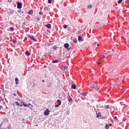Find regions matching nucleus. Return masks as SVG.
<instances>
[{
    "label": "nucleus",
    "instance_id": "f257e3e1",
    "mask_svg": "<svg viewBox=\"0 0 129 129\" xmlns=\"http://www.w3.org/2000/svg\"><path fill=\"white\" fill-rule=\"evenodd\" d=\"M105 107V108H107L108 113H111V112H112V111H111V106H109V105H106Z\"/></svg>",
    "mask_w": 129,
    "mask_h": 129
},
{
    "label": "nucleus",
    "instance_id": "f03ea898",
    "mask_svg": "<svg viewBox=\"0 0 129 129\" xmlns=\"http://www.w3.org/2000/svg\"><path fill=\"white\" fill-rule=\"evenodd\" d=\"M28 37L29 38H30V39H31V40H33V41H34V42H37V39H36V38H35V37H34V36H33L32 35H28Z\"/></svg>",
    "mask_w": 129,
    "mask_h": 129
},
{
    "label": "nucleus",
    "instance_id": "7ed1b4c3",
    "mask_svg": "<svg viewBox=\"0 0 129 129\" xmlns=\"http://www.w3.org/2000/svg\"><path fill=\"white\" fill-rule=\"evenodd\" d=\"M97 107L99 110H102V108H103V106L101 105H97Z\"/></svg>",
    "mask_w": 129,
    "mask_h": 129
},
{
    "label": "nucleus",
    "instance_id": "20e7f679",
    "mask_svg": "<svg viewBox=\"0 0 129 129\" xmlns=\"http://www.w3.org/2000/svg\"><path fill=\"white\" fill-rule=\"evenodd\" d=\"M64 48H68V50H69L71 49V48L68 47H69V44H68V43H65L64 44Z\"/></svg>",
    "mask_w": 129,
    "mask_h": 129
},
{
    "label": "nucleus",
    "instance_id": "39448f33",
    "mask_svg": "<svg viewBox=\"0 0 129 129\" xmlns=\"http://www.w3.org/2000/svg\"><path fill=\"white\" fill-rule=\"evenodd\" d=\"M17 9H22V3L20 2L17 3Z\"/></svg>",
    "mask_w": 129,
    "mask_h": 129
},
{
    "label": "nucleus",
    "instance_id": "423d86ee",
    "mask_svg": "<svg viewBox=\"0 0 129 129\" xmlns=\"http://www.w3.org/2000/svg\"><path fill=\"white\" fill-rule=\"evenodd\" d=\"M19 79L18 78H15V82H16V85L19 84Z\"/></svg>",
    "mask_w": 129,
    "mask_h": 129
},
{
    "label": "nucleus",
    "instance_id": "0eeeda50",
    "mask_svg": "<svg viewBox=\"0 0 129 129\" xmlns=\"http://www.w3.org/2000/svg\"><path fill=\"white\" fill-rule=\"evenodd\" d=\"M68 69V66H63L62 67L63 70H67Z\"/></svg>",
    "mask_w": 129,
    "mask_h": 129
},
{
    "label": "nucleus",
    "instance_id": "6e6552de",
    "mask_svg": "<svg viewBox=\"0 0 129 129\" xmlns=\"http://www.w3.org/2000/svg\"><path fill=\"white\" fill-rule=\"evenodd\" d=\"M78 41L79 42H81V41H82V37H81V36H79L78 37Z\"/></svg>",
    "mask_w": 129,
    "mask_h": 129
},
{
    "label": "nucleus",
    "instance_id": "1a4fd4ad",
    "mask_svg": "<svg viewBox=\"0 0 129 129\" xmlns=\"http://www.w3.org/2000/svg\"><path fill=\"white\" fill-rule=\"evenodd\" d=\"M72 88L73 89H76V85L73 84L72 85Z\"/></svg>",
    "mask_w": 129,
    "mask_h": 129
},
{
    "label": "nucleus",
    "instance_id": "9d476101",
    "mask_svg": "<svg viewBox=\"0 0 129 129\" xmlns=\"http://www.w3.org/2000/svg\"><path fill=\"white\" fill-rule=\"evenodd\" d=\"M43 113H50V110L48 109H47L46 110V111H45Z\"/></svg>",
    "mask_w": 129,
    "mask_h": 129
},
{
    "label": "nucleus",
    "instance_id": "9b49d317",
    "mask_svg": "<svg viewBox=\"0 0 129 129\" xmlns=\"http://www.w3.org/2000/svg\"><path fill=\"white\" fill-rule=\"evenodd\" d=\"M30 105H31V104L29 103L28 104H23V106H25V107H29L30 106Z\"/></svg>",
    "mask_w": 129,
    "mask_h": 129
},
{
    "label": "nucleus",
    "instance_id": "f8f14e48",
    "mask_svg": "<svg viewBox=\"0 0 129 129\" xmlns=\"http://www.w3.org/2000/svg\"><path fill=\"white\" fill-rule=\"evenodd\" d=\"M96 117L98 118V117H101V114L100 113H98L96 115Z\"/></svg>",
    "mask_w": 129,
    "mask_h": 129
},
{
    "label": "nucleus",
    "instance_id": "ddd939ff",
    "mask_svg": "<svg viewBox=\"0 0 129 129\" xmlns=\"http://www.w3.org/2000/svg\"><path fill=\"white\" fill-rule=\"evenodd\" d=\"M28 14H29V15H33V10H30V11L28 12Z\"/></svg>",
    "mask_w": 129,
    "mask_h": 129
},
{
    "label": "nucleus",
    "instance_id": "4468645a",
    "mask_svg": "<svg viewBox=\"0 0 129 129\" xmlns=\"http://www.w3.org/2000/svg\"><path fill=\"white\" fill-rule=\"evenodd\" d=\"M57 103L58 105H61V101H60V100H57Z\"/></svg>",
    "mask_w": 129,
    "mask_h": 129
},
{
    "label": "nucleus",
    "instance_id": "2eb2a0df",
    "mask_svg": "<svg viewBox=\"0 0 129 129\" xmlns=\"http://www.w3.org/2000/svg\"><path fill=\"white\" fill-rule=\"evenodd\" d=\"M25 54H26V55H27V56H30V53H29V51H26L25 52Z\"/></svg>",
    "mask_w": 129,
    "mask_h": 129
},
{
    "label": "nucleus",
    "instance_id": "dca6fc26",
    "mask_svg": "<svg viewBox=\"0 0 129 129\" xmlns=\"http://www.w3.org/2000/svg\"><path fill=\"white\" fill-rule=\"evenodd\" d=\"M52 63H58V60L57 59L54 60L52 61Z\"/></svg>",
    "mask_w": 129,
    "mask_h": 129
},
{
    "label": "nucleus",
    "instance_id": "f3484780",
    "mask_svg": "<svg viewBox=\"0 0 129 129\" xmlns=\"http://www.w3.org/2000/svg\"><path fill=\"white\" fill-rule=\"evenodd\" d=\"M92 86L94 87V88H95V89H96V88H97V85L96 84H94Z\"/></svg>",
    "mask_w": 129,
    "mask_h": 129
},
{
    "label": "nucleus",
    "instance_id": "a211bd4d",
    "mask_svg": "<svg viewBox=\"0 0 129 129\" xmlns=\"http://www.w3.org/2000/svg\"><path fill=\"white\" fill-rule=\"evenodd\" d=\"M105 128L106 129H109V125L108 124H106L105 125Z\"/></svg>",
    "mask_w": 129,
    "mask_h": 129
},
{
    "label": "nucleus",
    "instance_id": "6ab92c4d",
    "mask_svg": "<svg viewBox=\"0 0 129 129\" xmlns=\"http://www.w3.org/2000/svg\"><path fill=\"white\" fill-rule=\"evenodd\" d=\"M46 27L48 29H50V28H51V25L50 24H47V25H46Z\"/></svg>",
    "mask_w": 129,
    "mask_h": 129
},
{
    "label": "nucleus",
    "instance_id": "aec40b11",
    "mask_svg": "<svg viewBox=\"0 0 129 129\" xmlns=\"http://www.w3.org/2000/svg\"><path fill=\"white\" fill-rule=\"evenodd\" d=\"M44 11H45V12H46L47 11H49V9L47 8V7H45L44 8Z\"/></svg>",
    "mask_w": 129,
    "mask_h": 129
},
{
    "label": "nucleus",
    "instance_id": "412c9836",
    "mask_svg": "<svg viewBox=\"0 0 129 129\" xmlns=\"http://www.w3.org/2000/svg\"><path fill=\"white\" fill-rule=\"evenodd\" d=\"M53 50H57V46L56 45L54 46L53 47Z\"/></svg>",
    "mask_w": 129,
    "mask_h": 129
},
{
    "label": "nucleus",
    "instance_id": "4be33fe9",
    "mask_svg": "<svg viewBox=\"0 0 129 129\" xmlns=\"http://www.w3.org/2000/svg\"><path fill=\"white\" fill-rule=\"evenodd\" d=\"M69 102H71V101H72V98H71V97H70V98L69 99Z\"/></svg>",
    "mask_w": 129,
    "mask_h": 129
},
{
    "label": "nucleus",
    "instance_id": "5701e85b",
    "mask_svg": "<svg viewBox=\"0 0 129 129\" xmlns=\"http://www.w3.org/2000/svg\"><path fill=\"white\" fill-rule=\"evenodd\" d=\"M123 105L125 106H124V107H127V106H128V105L127 103L124 104Z\"/></svg>",
    "mask_w": 129,
    "mask_h": 129
},
{
    "label": "nucleus",
    "instance_id": "b1692460",
    "mask_svg": "<svg viewBox=\"0 0 129 129\" xmlns=\"http://www.w3.org/2000/svg\"><path fill=\"white\" fill-rule=\"evenodd\" d=\"M92 8V6L91 5H90L88 6V9H91Z\"/></svg>",
    "mask_w": 129,
    "mask_h": 129
},
{
    "label": "nucleus",
    "instance_id": "393cba45",
    "mask_svg": "<svg viewBox=\"0 0 129 129\" xmlns=\"http://www.w3.org/2000/svg\"><path fill=\"white\" fill-rule=\"evenodd\" d=\"M125 4L126 5H127V4H129V0H126V1H125Z\"/></svg>",
    "mask_w": 129,
    "mask_h": 129
},
{
    "label": "nucleus",
    "instance_id": "a878e982",
    "mask_svg": "<svg viewBox=\"0 0 129 129\" xmlns=\"http://www.w3.org/2000/svg\"><path fill=\"white\" fill-rule=\"evenodd\" d=\"M82 95H83L84 96H86V93H82Z\"/></svg>",
    "mask_w": 129,
    "mask_h": 129
},
{
    "label": "nucleus",
    "instance_id": "bb28decb",
    "mask_svg": "<svg viewBox=\"0 0 129 129\" xmlns=\"http://www.w3.org/2000/svg\"><path fill=\"white\" fill-rule=\"evenodd\" d=\"M121 2H122V0H119L118 1V4L119 5V4H120L121 3Z\"/></svg>",
    "mask_w": 129,
    "mask_h": 129
},
{
    "label": "nucleus",
    "instance_id": "cd10ccee",
    "mask_svg": "<svg viewBox=\"0 0 129 129\" xmlns=\"http://www.w3.org/2000/svg\"><path fill=\"white\" fill-rule=\"evenodd\" d=\"M51 3H52V0H48V4H51Z\"/></svg>",
    "mask_w": 129,
    "mask_h": 129
},
{
    "label": "nucleus",
    "instance_id": "c85d7f7f",
    "mask_svg": "<svg viewBox=\"0 0 129 129\" xmlns=\"http://www.w3.org/2000/svg\"><path fill=\"white\" fill-rule=\"evenodd\" d=\"M63 28L64 29H66L67 28V25H63Z\"/></svg>",
    "mask_w": 129,
    "mask_h": 129
},
{
    "label": "nucleus",
    "instance_id": "c756f323",
    "mask_svg": "<svg viewBox=\"0 0 129 129\" xmlns=\"http://www.w3.org/2000/svg\"><path fill=\"white\" fill-rule=\"evenodd\" d=\"M17 42L16 40L13 39V42L14 43V44H15V43Z\"/></svg>",
    "mask_w": 129,
    "mask_h": 129
},
{
    "label": "nucleus",
    "instance_id": "7c9ffc66",
    "mask_svg": "<svg viewBox=\"0 0 129 129\" xmlns=\"http://www.w3.org/2000/svg\"><path fill=\"white\" fill-rule=\"evenodd\" d=\"M104 58H105V56H104V55H102L100 57L101 59H104Z\"/></svg>",
    "mask_w": 129,
    "mask_h": 129
},
{
    "label": "nucleus",
    "instance_id": "2f4dec72",
    "mask_svg": "<svg viewBox=\"0 0 129 129\" xmlns=\"http://www.w3.org/2000/svg\"><path fill=\"white\" fill-rule=\"evenodd\" d=\"M45 44H46V46H50V44H49V43H48V42H46Z\"/></svg>",
    "mask_w": 129,
    "mask_h": 129
},
{
    "label": "nucleus",
    "instance_id": "473e14b6",
    "mask_svg": "<svg viewBox=\"0 0 129 129\" xmlns=\"http://www.w3.org/2000/svg\"><path fill=\"white\" fill-rule=\"evenodd\" d=\"M74 42L75 43H77V39H75L74 40Z\"/></svg>",
    "mask_w": 129,
    "mask_h": 129
},
{
    "label": "nucleus",
    "instance_id": "72a5a7b5",
    "mask_svg": "<svg viewBox=\"0 0 129 129\" xmlns=\"http://www.w3.org/2000/svg\"><path fill=\"white\" fill-rule=\"evenodd\" d=\"M39 15H43V12L40 11L39 13Z\"/></svg>",
    "mask_w": 129,
    "mask_h": 129
},
{
    "label": "nucleus",
    "instance_id": "f704fd0d",
    "mask_svg": "<svg viewBox=\"0 0 129 129\" xmlns=\"http://www.w3.org/2000/svg\"><path fill=\"white\" fill-rule=\"evenodd\" d=\"M50 83H48L47 84V87H50Z\"/></svg>",
    "mask_w": 129,
    "mask_h": 129
},
{
    "label": "nucleus",
    "instance_id": "c9c22d12",
    "mask_svg": "<svg viewBox=\"0 0 129 129\" xmlns=\"http://www.w3.org/2000/svg\"><path fill=\"white\" fill-rule=\"evenodd\" d=\"M59 105L58 104H56L55 105V107H59Z\"/></svg>",
    "mask_w": 129,
    "mask_h": 129
},
{
    "label": "nucleus",
    "instance_id": "e433bc0d",
    "mask_svg": "<svg viewBox=\"0 0 129 129\" xmlns=\"http://www.w3.org/2000/svg\"><path fill=\"white\" fill-rule=\"evenodd\" d=\"M92 90H93V89H89L90 92H91L92 91Z\"/></svg>",
    "mask_w": 129,
    "mask_h": 129
},
{
    "label": "nucleus",
    "instance_id": "4c0bfd02",
    "mask_svg": "<svg viewBox=\"0 0 129 129\" xmlns=\"http://www.w3.org/2000/svg\"><path fill=\"white\" fill-rule=\"evenodd\" d=\"M16 103L17 104V105H20V103L18 102H16Z\"/></svg>",
    "mask_w": 129,
    "mask_h": 129
},
{
    "label": "nucleus",
    "instance_id": "58836bf2",
    "mask_svg": "<svg viewBox=\"0 0 129 129\" xmlns=\"http://www.w3.org/2000/svg\"><path fill=\"white\" fill-rule=\"evenodd\" d=\"M44 115H49V113H44Z\"/></svg>",
    "mask_w": 129,
    "mask_h": 129
},
{
    "label": "nucleus",
    "instance_id": "ea45409f",
    "mask_svg": "<svg viewBox=\"0 0 129 129\" xmlns=\"http://www.w3.org/2000/svg\"><path fill=\"white\" fill-rule=\"evenodd\" d=\"M10 30H12L13 31V30H14V28L13 27H10Z\"/></svg>",
    "mask_w": 129,
    "mask_h": 129
},
{
    "label": "nucleus",
    "instance_id": "a19ab883",
    "mask_svg": "<svg viewBox=\"0 0 129 129\" xmlns=\"http://www.w3.org/2000/svg\"><path fill=\"white\" fill-rule=\"evenodd\" d=\"M114 118H115V119H117V117L116 116H114Z\"/></svg>",
    "mask_w": 129,
    "mask_h": 129
},
{
    "label": "nucleus",
    "instance_id": "79ce46f5",
    "mask_svg": "<svg viewBox=\"0 0 129 129\" xmlns=\"http://www.w3.org/2000/svg\"><path fill=\"white\" fill-rule=\"evenodd\" d=\"M113 86L114 87H115V86H116V84H114L113 85Z\"/></svg>",
    "mask_w": 129,
    "mask_h": 129
},
{
    "label": "nucleus",
    "instance_id": "37998d69",
    "mask_svg": "<svg viewBox=\"0 0 129 129\" xmlns=\"http://www.w3.org/2000/svg\"><path fill=\"white\" fill-rule=\"evenodd\" d=\"M8 1L9 3H11V2H12V0H8Z\"/></svg>",
    "mask_w": 129,
    "mask_h": 129
},
{
    "label": "nucleus",
    "instance_id": "c03bdc74",
    "mask_svg": "<svg viewBox=\"0 0 129 129\" xmlns=\"http://www.w3.org/2000/svg\"><path fill=\"white\" fill-rule=\"evenodd\" d=\"M37 21H40V18H37Z\"/></svg>",
    "mask_w": 129,
    "mask_h": 129
},
{
    "label": "nucleus",
    "instance_id": "a18cd8bd",
    "mask_svg": "<svg viewBox=\"0 0 129 129\" xmlns=\"http://www.w3.org/2000/svg\"><path fill=\"white\" fill-rule=\"evenodd\" d=\"M19 105H20V106H23V105H24V104H20Z\"/></svg>",
    "mask_w": 129,
    "mask_h": 129
},
{
    "label": "nucleus",
    "instance_id": "49530a36",
    "mask_svg": "<svg viewBox=\"0 0 129 129\" xmlns=\"http://www.w3.org/2000/svg\"><path fill=\"white\" fill-rule=\"evenodd\" d=\"M3 108V106H0V109Z\"/></svg>",
    "mask_w": 129,
    "mask_h": 129
},
{
    "label": "nucleus",
    "instance_id": "de8ad7c7",
    "mask_svg": "<svg viewBox=\"0 0 129 129\" xmlns=\"http://www.w3.org/2000/svg\"><path fill=\"white\" fill-rule=\"evenodd\" d=\"M98 64H101V62H99L98 63Z\"/></svg>",
    "mask_w": 129,
    "mask_h": 129
},
{
    "label": "nucleus",
    "instance_id": "09e8293b",
    "mask_svg": "<svg viewBox=\"0 0 129 129\" xmlns=\"http://www.w3.org/2000/svg\"><path fill=\"white\" fill-rule=\"evenodd\" d=\"M44 68H47V66H44Z\"/></svg>",
    "mask_w": 129,
    "mask_h": 129
},
{
    "label": "nucleus",
    "instance_id": "8fccbe9b",
    "mask_svg": "<svg viewBox=\"0 0 129 129\" xmlns=\"http://www.w3.org/2000/svg\"><path fill=\"white\" fill-rule=\"evenodd\" d=\"M1 100L3 101V100H4V99H2Z\"/></svg>",
    "mask_w": 129,
    "mask_h": 129
},
{
    "label": "nucleus",
    "instance_id": "3c124183",
    "mask_svg": "<svg viewBox=\"0 0 129 129\" xmlns=\"http://www.w3.org/2000/svg\"><path fill=\"white\" fill-rule=\"evenodd\" d=\"M97 46H99V44H97Z\"/></svg>",
    "mask_w": 129,
    "mask_h": 129
},
{
    "label": "nucleus",
    "instance_id": "603ef678",
    "mask_svg": "<svg viewBox=\"0 0 129 129\" xmlns=\"http://www.w3.org/2000/svg\"><path fill=\"white\" fill-rule=\"evenodd\" d=\"M14 95L15 96H16V94L14 93Z\"/></svg>",
    "mask_w": 129,
    "mask_h": 129
},
{
    "label": "nucleus",
    "instance_id": "864d4df0",
    "mask_svg": "<svg viewBox=\"0 0 129 129\" xmlns=\"http://www.w3.org/2000/svg\"><path fill=\"white\" fill-rule=\"evenodd\" d=\"M21 103H24V101H22V102H21Z\"/></svg>",
    "mask_w": 129,
    "mask_h": 129
},
{
    "label": "nucleus",
    "instance_id": "5fc2aeb1",
    "mask_svg": "<svg viewBox=\"0 0 129 129\" xmlns=\"http://www.w3.org/2000/svg\"><path fill=\"white\" fill-rule=\"evenodd\" d=\"M102 118H105V117H102Z\"/></svg>",
    "mask_w": 129,
    "mask_h": 129
},
{
    "label": "nucleus",
    "instance_id": "6e6d98bb",
    "mask_svg": "<svg viewBox=\"0 0 129 129\" xmlns=\"http://www.w3.org/2000/svg\"><path fill=\"white\" fill-rule=\"evenodd\" d=\"M0 3H2V0H0Z\"/></svg>",
    "mask_w": 129,
    "mask_h": 129
},
{
    "label": "nucleus",
    "instance_id": "4d7b16f0",
    "mask_svg": "<svg viewBox=\"0 0 129 129\" xmlns=\"http://www.w3.org/2000/svg\"><path fill=\"white\" fill-rule=\"evenodd\" d=\"M42 82H44V80H42Z\"/></svg>",
    "mask_w": 129,
    "mask_h": 129
},
{
    "label": "nucleus",
    "instance_id": "13d9d810",
    "mask_svg": "<svg viewBox=\"0 0 129 129\" xmlns=\"http://www.w3.org/2000/svg\"><path fill=\"white\" fill-rule=\"evenodd\" d=\"M110 125H111V124H109Z\"/></svg>",
    "mask_w": 129,
    "mask_h": 129
},
{
    "label": "nucleus",
    "instance_id": "bf43d9fd",
    "mask_svg": "<svg viewBox=\"0 0 129 129\" xmlns=\"http://www.w3.org/2000/svg\"><path fill=\"white\" fill-rule=\"evenodd\" d=\"M112 51H114V49H112Z\"/></svg>",
    "mask_w": 129,
    "mask_h": 129
},
{
    "label": "nucleus",
    "instance_id": "052dcab7",
    "mask_svg": "<svg viewBox=\"0 0 129 129\" xmlns=\"http://www.w3.org/2000/svg\"><path fill=\"white\" fill-rule=\"evenodd\" d=\"M93 109H94V108H93Z\"/></svg>",
    "mask_w": 129,
    "mask_h": 129
},
{
    "label": "nucleus",
    "instance_id": "680f3d73",
    "mask_svg": "<svg viewBox=\"0 0 129 129\" xmlns=\"http://www.w3.org/2000/svg\"><path fill=\"white\" fill-rule=\"evenodd\" d=\"M96 113H97V112H96Z\"/></svg>",
    "mask_w": 129,
    "mask_h": 129
},
{
    "label": "nucleus",
    "instance_id": "e2e57ef3",
    "mask_svg": "<svg viewBox=\"0 0 129 129\" xmlns=\"http://www.w3.org/2000/svg\"><path fill=\"white\" fill-rule=\"evenodd\" d=\"M100 118H101V117H100Z\"/></svg>",
    "mask_w": 129,
    "mask_h": 129
},
{
    "label": "nucleus",
    "instance_id": "0e129e2a",
    "mask_svg": "<svg viewBox=\"0 0 129 129\" xmlns=\"http://www.w3.org/2000/svg\"><path fill=\"white\" fill-rule=\"evenodd\" d=\"M37 125H36V126H37Z\"/></svg>",
    "mask_w": 129,
    "mask_h": 129
},
{
    "label": "nucleus",
    "instance_id": "69168bd1",
    "mask_svg": "<svg viewBox=\"0 0 129 129\" xmlns=\"http://www.w3.org/2000/svg\"><path fill=\"white\" fill-rule=\"evenodd\" d=\"M98 113H100V112H98Z\"/></svg>",
    "mask_w": 129,
    "mask_h": 129
}]
</instances>
